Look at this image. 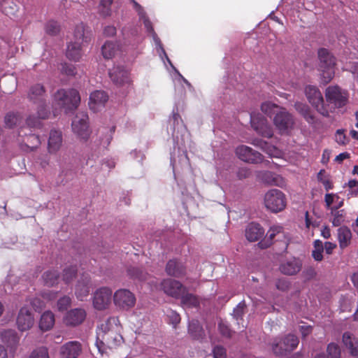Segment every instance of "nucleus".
Masks as SVG:
<instances>
[{
    "label": "nucleus",
    "mask_w": 358,
    "mask_h": 358,
    "mask_svg": "<svg viewBox=\"0 0 358 358\" xmlns=\"http://www.w3.org/2000/svg\"><path fill=\"white\" fill-rule=\"evenodd\" d=\"M325 98L327 103L325 109L329 117L330 113H335L337 109L346 106L348 102V93L337 85L329 86L325 91Z\"/></svg>",
    "instance_id": "obj_1"
},
{
    "label": "nucleus",
    "mask_w": 358,
    "mask_h": 358,
    "mask_svg": "<svg viewBox=\"0 0 358 358\" xmlns=\"http://www.w3.org/2000/svg\"><path fill=\"white\" fill-rule=\"evenodd\" d=\"M319 71L321 72L324 84L329 83L334 76L336 65L335 57L326 48H320L317 51Z\"/></svg>",
    "instance_id": "obj_2"
},
{
    "label": "nucleus",
    "mask_w": 358,
    "mask_h": 358,
    "mask_svg": "<svg viewBox=\"0 0 358 358\" xmlns=\"http://www.w3.org/2000/svg\"><path fill=\"white\" fill-rule=\"evenodd\" d=\"M54 99L57 104L64 109L66 113L76 110L80 102V94L75 89L59 90L55 93Z\"/></svg>",
    "instance_id": "obj_3"
},
{
    "label": "nucleus",
    "mask_w": 358,
    "mask_h": 358,
    "mask_svg": "<svg viewBox=\"0 0 358 358\" xmlns=\"http://www.w3.org/2000/svg\"><path fill=\"white\" fill-rule=\"evenodd\" d=\"M264 201L266 208L274 213L282 211L287 206L285 194L277 189L268 190L264 195Z\"/></svg>",
    "instance_id": "obj_4"
},
{
    "label": "nucleus",
    "mask_w": 358,
    "mask_h": 358,
    "mask_svg": "<svg viewBox=\"0 0 358 358\" xmlns=\"http://www.w3.org/2000/svg\"><path fill=\"white\" fill-rule=\"evenodd\" d=\"M110 320L101 324L97 332V339L100 340L103 345L113 348L121 343L122 337L115 330L110 327Z\"/></svg>",
    "instance_id": "obj_5"
},
{
    "label": "nucleus",
    "mask_w": 358,
    "mask_h": 358,
    "mask_svg": "<svg viewBox=\"0 0 358 358\" xmlns=\"http://www.w3.org/2000/svg\"><path fill=\"white\" fill-rule=\"evenodd\" d=\"M89 117L85 112H79L72 121L71 127L73 132L80 139L87 141L90 136L89 129Z\"/></svg>",
    "instance_id": "obj_6"
},
{
    "label": "nucleus",
    "mask_w": 358,
    "mask_h": 358,
    "mask_svg": "<svg viewBox=\"0 0 358 358\" xmlns=\"http://www.w3.org/2000/svg\"><path fill=\"white\" fill-rule=\"evenodd\" d=\"M306 96L309 103L324 117H328L327 110L325 109V104L321 92L319 89L313 85H308L305 89Z\"/></svg>",
    "instance_id": "obj_7"
},
{
    "label": "nucleus",
    "mask_w": 358,
    "mask_h": 358,
    "mask_svg": "<svg viewBox=\"0 0 358 358\" xmlns=\"http://www.w3.org/2000/svg\"><path fill=\"white\" fill-rule=\"evenodd\" d=\"M135 295L127 289H120L113 295V301L116 306L122 310H129L136 304Z\"/></svg>",
    "instance_id": "obj_8"
},
{
    "label": "nucleus",
    "mask_w": 358,
    "mask_h": 358,
    "mask_svg": "<svg viewBox=\"0 0 358 358\" xmlns=\"http://www.w3.org/2000/svg\"><path fill=\"white\" fill-rule=\"evenodd\" d=\"M299 343V338L294 334H288L281 341L273 345L274 354L278 356L285 355L295 350Z\"/></svg>",
    "instance_id": "obj_9"
},
{
    "label": "nucleus",
    "mask_w": 358,
    "mask_h": 358,
    "mask_svg": "<svg viewBox=\"0 0 358 358\" xmlns=\"http://www.w3.org/2000/svg\"><path fill=\"white\" fill-rule=\"evenodd\" d=\"M235 153L238 159L250 164H259L264 160V156L260 152L245 145L238 146Z\"/></svg>",
    "instance_id": "obj_10"
},
{
    "label": "nucleus",
    "mask_w": 358,
    "mask_h": 358,
    "mask_svg": "<svg viewBox=\"0 0 358 358\" xmlns=\"http://www.w3.org/2000/svg\"><path fill=\"white\" fill-rule=\"evenodd\" d=\"M112 299V290L108 287H101L93 294L92 304L98 310H103L109 306Z\"/></svg>",
    "instance_id": "obj_11"
},
{
    "label": "nucleus",
    "mask_w": 358,
    "mask_h": 358,
    "mask_svg": "<svg viewBox=\"0 0 358 358\" xmlns=\"http://www.w3.org/2000/svg\"><path fill=\"white\" fill-rule=\"evenodd\" d=\"M250 122L254 130L262 137L271 138L273 136L271 126L262 115H251Z\"/></svg>",
    "instance_id": "obj_12"
},
{
    "label": "nucleus",
    "mask_w": 358,
    "mask_h": 358,
    "mask_svg": "<svg viewBox=\"0 0 358 358\" xmlns=\"http://www.w3.org/2000/svg\"><path fill=\"white\" fill-rule=\"evenodd\" d=\"M273 123L281 133H284L293 127L294 120L293 116L282 108L275 114Z\"/></svg>",
    "instance_id": "obj_13"
},
{
    "label": "nucleus",
    "mask_w": 358,
    "mask_h": 358,
    "mask_svg": "<svg viewBox=\"0 0 358 358\" xmlns=\"http://www.w3.org/2000/svg\"><path fill=\"white\" fill-rule=\"evenodd\" d=\"M161 287L164 293L175 299H180L187 291V288L180 282L171 278L164 280Z\"/></svg>",
    "instance_id": "obj_14"
},
{
    "label": "nucleus",
    "mask_w": 358,
    "mask_h": 358,
    "mask_svg": "<svg viewBox=\"0 0 358 358\" xmlns=\"http://www.w3.org/2000/svg\"><path fill=\"white\" fill-rule=\"evenodd\" d=\"M16 323L21 331L30 329L34 323V317L31 310L27 307H22L19 311Z\"/></svg>",
    "instance_id": "obj_15"
},
{
    "label": "nucleus",
    "mask_w": 358,
    "mask_h": 358,
    "mask_svg": "<svg viewBox=\"0 0 358 358\" xmlns=\"http://www.w3.org/2000/svg\"><path fill=\"white\" fill-rule=\"evenodd\" d=\"M108 100V94L103 90H96L90 94L89 106L94 112L100 110Z\"/></svg>",
    "instance_id": "obj_16"
},
{
    "label": "nucleus",
    "mask_w": 358,
    "mask_h": 358,
    "mask_svg": "<svg viewBox=\"0 0 358 358\" xmlns=\"http://www.w3.org/2000/svg\"><path fill=\"white\" fill-rule=\"evenodd\" d=\"M81 352L82 345L76 341L67 342L60 348L62 358H78Z\"/></svg>",
    "instance_id": "obj_17"
},
{
    "label": "nucleus",
    "mask_w": 358,
    "mask_h": 358,
    "mask_svg": "<svg viewBox=\"0 0 358 358\" xmlns=\"http://www.w3.org/2000/svg\"><path fill=\"white\" fill-rule=\"evenodd\" d=\"M86 315V311L84 309L74 308L66 313L64 321L68 326L76 327L83 323Z\"/></svg>",
    "instance_id": "obj_18"
},
{
    "label": "nucleus",
    "mask_w": 358,
    "mask_h": 358,
    "mask_svg": "<svg viewBox=\"0 0 358 358\" xmlns=\"http://www.w3.org/2000/svg\"><path fill=\"white\" fill-rule=\"evenodd\" d=\"M165 271L168 275L182 278L186 274V267L181 261L173 259L166 263Z\"/></svg>",
    "instance_id": "obj_19"
},
{
    "label": "nucleus",
    "mask_w": 358,
    "mask_h": 358,
    "mask_svg": "<svg viewBox=\"0 0 358 358\" xmlns=\"http://www.w3.org/2000/svg\"><path fill=\"white\" fill-rule=\"evenodd\" d=\"M302 268V262L299 258L293 257L281 263L279 269L282 273L293 275L298 273Z\"/></svg>",
    "instance_id": "obj_20"
},
{
    "label": "nucleus",
    "mask_w": 358,
    "mask_h": 358,
    "mask_svg": "<svg viewBox=\"0 0 358 358\" xmlns=\"http://www.w3.org/2000/svg\"><path fill=\"white\" fill-rule=\"evenodd\" d=\"M112 82L117 86L129 83V73L122 66H115L109 71Z\"/></svg>",
    "instance_id": "obj_21"
},
{
    "label": "nucleus",
    "mask_w": 358,
    "mask_h": 358,
    "mask_svg": "<svg viewBox=\"0 0 358 358\" xmlns=\"http://www.w3.org/2000/svg\"><path fill=\"white\" fill-rule=\"evenodd\" d=\"M22 132L23 129H21L19 132V136L22 137L21 147L23 150L26 151H33L39 147L41 143L39 136L32 134H27L26 133L22 135Z\"/></svg>",
    "instance_id": "obj_22"
},
{
    "label": "nucleus",
    "mask_w": 358,
    "mask_h": 358,
    "mask_svg": "<svg viewBox=\"0 0 358 358\" xmlns=\"http://www.w3.org/2000/svg\"><path fill=\"white\" fill-rule=\"evenodd\" d=\"M62 133L59 130L52 129L50 132L48 150L50 153H56L62 145Z\"/></svg>",
    "instance_id": "obj_23"
},
{
    "label": "nucleus",
    "mask_w": 358,
    "mask_h": 358,
    "mask_svg": "<svg viewBox=\"0 0 358 358\" xmlns=\"http://www.w3.org/2000/svg\"><path fill=\"white\" fill-rule=\"evenodd\" d=\"M91 282L90 279L87 276H83L76 286L75 294L78 299L83 301L86 298L90 292Z\"/></svg>",
    "instance_id": "obj_24"
},
{
    "label": "nucleus",
    "mask_w": 358,
    "mask_h": 358,
    "mask_svg": "<svg viewBox=\"0 0 358 358\" xmlns=\"http://www.w3.org/2000/svg\"><path fill=\"white\" fill-rule=\"evenodd\" d=\"M264 234V229L259 224L251 222L245 229V237L250 242L258 241Z\"/></svg>",
    "instance_id": "obj_25"
},
{
    "label": "nucleus",
    "mask_w": 358,
    "mask_h": 358,
    "mask_svg": "<svg viewBox=\"0 0 358 358\" xmlns=\"http://www.w3.org/2000/svg\"><path fill=\"white\" fill-rule=\"evenodd\" d=\"M188 333L194 340H203L206 334L200 322L196 320H192L189 322Z\"/></svg>",
    "instance_id": "obj_26"
},
{
    "label": "nucleus",
    "mask_w": 358,
    "mask_h": 358,
    "mask_svg": "<svg viewBox=\"0 0 358 358\" xmlns=\"http://www.w3.org/2000/svg\"><path fill=\"white\" fill-rule=\"evenodd\" d=\"M66 57L71 61L78 62L83 56L81 44L79 42H71L67 45Z\"/></svg>",
    "instance_id": "obj_27"
},
{
    "label": "nucleus",
    "mask_w": 358,
    "mask_h": 358,
    "mask_svg": "<svg viewBox=\"0 0 358 358\" xmlns=\"http://www.w3.org/2000/svg\"><path fill=\"white\" fill-rule=\"evenodd\" d=\"M294 108L303 117L308 124H315L316 123V117L308 105L302 102H296L294 103Z\"/></svg>",
    "instance_id": "obj_28"
},
{
    "label": "nucleus",
    "mask_w": 358,
    "mask_h": 358,
    "mask_svg": "<svg viewBox=\"0 0 358 358\" xmlns=\"http://www.w3.org/2000/svg\"><path fill=\"white\" fill-rule=\"evenodd\" d=\"M337 238L340 248L341 249L347 248L350 244L352 239L350 229L345 226L341 227L338 229Z\"/></svg>",
    "instance_id": "obj_29"
},
{
    "label": "nucleus",
    "mask_w": 358,
    "mask_h": 358,
    "mask_svg": "<svg viewBox=\"0 0 358 358\" xmlns=\"http://www.w3.org/2000/svg\"><path fill=\"white\" fill-rule=\"evenodd\" d=\"M343 342L351 355L358 356V341L356 338L352 337L350 332H345L343 335Z\"/></svg>",
    "instance_id": "obj_30"
},
{
    "label": "nucleus",
    "mask_w": 358,
    "mask_h": 358,
    "mask_svg": "<svg viewBox=\"0 0 358 358\" xmlns=\"http://www.w3.org/2000/svg\"><path fill=\"white\" fill-rule=\"evenodd\" d=\"M45 92L43 85L36 84L30 87L28 96L34 103L42 102L44 101Z\"/></svg>",
    "instance_id": "obj_31"
},
{
    "label": "nucleus",
    "mask_w": 358,
    "mask_h": 358,
    "mask_svg": "<svg viewBox=\"0 0 358 358\" xmlns=\"http://www.w3.org/2000/svg\"><path fill=\"white\" fill-rule=\"evenodd\" d=\"M55 315L50 310L43 313L39 321V328L43 331L51 329L55 324Z\"/></svg>",
    "instance_id": "obj_32"
},
{
    "label": "nucleus",
    "mask_w": 358,
    "mask_h": 358,
    "mask_svg": "<svg viewBox=\"0 0 358 358\" xmlns=\"http://www.w3.org/2000/svg\"><path fill=\"white\" fill-rule=\"evenodd\" d=\"M264 180L268 185L282 187L285 185V179L280 175L271 171H266L263 175Z\"/></svg>",
    "instance_id": "obj_33"
},
{
    "label": "nucleus",
    "mask_w": 358,
    "mask_h": 358,
    "mask_svg": "<svg viewBox=\"0 0 358 358\" xmlns=\"http://www.w3.org/2000/svg\"><path fill=\"white\" fill-rule=\"evenodd\" d=\"M180 299L183 307L192 308H197L199 306L198 297L193 294L187 293V291L181 295Z\"/></svg>",
    "instance_id": "obj_34"
},
{
    "label": "nucleus",
    "mask_w": 358,
    "mask_h": 358,
    "mask_svg": "<svg viewBox=\"0 0 358 358\" xmlns=\"http://www.w3.org/2000/svg\"><path fill=\"white\" fill-rule=\"evenodd\" d=\"M119 50V45L111 41H106L101 48V52L105 59L113 58Z\"/></svg>",
    "instance_id": "obj_35"
},
{
    "label": "nucleus",
    "mask_w": 358,
    "mask_h": 358,
    "mask_svg": "<svg viewBox=\"0 0 358 358\" xmlns=\"http://www.w3.org/2000/svg\"><path fill=\"white\" fill-rule=\"evenodd\" d=\"M282 230V227L280 226H273L270 228L266 234V241H260L259 245L262 248H268L275 238V235L280 233Z\"/></svg>",
    "instance_id": "obj_36"
},
{
    "label": "nucleus",
    "mask_w": 358,
    "mask_h": 358,
    "mask_svg": "<svg viewBox=\"0 0 358 358\" xmlns=\"http://www.w3.org/2000/svg\"><path fill=\"white\" fill-rule=\"evenodd\" d=\"M59 278L57 270H48L43 274L44 284L48 287H52L58 283Z\"/></svg>",
    "instance_id": "obj_37"
},
{
    "label": "nucleus",
    "mask_w": 358,
    "mask_h": 358,
    "mask_svg": "<svg viewBox=\"0 0 358 358\" xmlns=\"http://www.w3.org/2000/svg\"><path fill=\"white\" fill-rule=\"evenodd\" d=\"M2 338L3 341L11 348L15 347L20 341L17 332L12 329L4 331L2 334Z\"/></svg>",
    "instance_id": "obj_38"
},
{
    "label": "nucleus",
    "mask_w": 358,
    "mask_h": 358,
    "mask_svg": "<svg viewBox=\"0 0 358 358\" xmlns=\"http://www.w3.org/2000/svg\"><path fill=\"white\" fill-rule=\"evenodd\" d=\"M77 272H78V268L76 265L66 267L63 270L62 280L66 284H69V283L71 282L73 280V279L76 277Z\"/></svg>",
    "instance_id": "obj_39"
},
{
    "label": "nucleus",
    "mask_w": 358,
    "mask_h": 358,
    "mask_svg": "<svg viewBox=\"0 0 358 358\" xmlns=\"http://www.w3.org/2000/svg\"><path fill=\"white\" fill-rule=\"evenodd\" d=\"M313 250L312 257L317 262H321L323 259L324 245L320 240H315L313 242Z\"/></svg>",
    "instance_id": "obj_40"
},
{
    "label": "nucleus",
    "mask_w": 358,
    "mask_h": 358,
    "mask_svg": "<svg viewBox=\"0 0 358 358\" xmlns=\"http://www.w3.org/2000/svg\"><path fill=\"white\" fill-rule=\"evenodd\" d=\"M252 144L256 147L261 148L266 153L272 155L273 152L275 150V148L270 145L268 142L260 139L255 138L252 140Z\"/></svg>",
    "instance_id": "obj_41"
},
{
    "label": "nucleus",
    "mask_w": 358,
    "mask_h": 358,
    "mask_svg": "<svg viewBox=\"0 0 358 358\" xmlns=\"http://www.w3.org/2000/svg\"><path fill=\"white\" fill-rule=\"evenodd\" d=\"M280 108L277 104L270 101H266L261 105L262 111L268 116H271L276 114L277 112L280 110Z\"/></svg>",
    "instance_id": "obj_42"
},
{
    "label": "nucleus",
    "mask_w": 358,
    "mask_h": 358,
    "mask_svg": "<svg viewBox=\"0 0 358 358\" xmlns=\"http://www.w3.org/2000/svg\"><path fill=\"white\" fill-rule=\"evenodd\" d=\"M113 0H101L99 5V13L103 17L110 15Z\"/></svg>",
    "instance_id": "obj_43"
},
{
    "label": "nucleus",
    "mask_w": 358,
    "mask_h": 358,
    "mask_svg": "<svg viewBox=\"0 0 358 358\" xmlns=\"http://www.w3.org/2000/svg\"><path fill=\"white\" fill-rule=\"evenodd\" d=\"M128 275L134 278L138 279L141 281H144L147 279V273H144L141 268L137 267H131L127 271Z\"/></svg>",
    "instance_id": "obj_44"
},
{
    "label": "nucleus",
    "mask_w": 358,
    "mask_h": 358,
    "mask_svg": "<svg viewBox=\"0 0 358 358\" xmlns=\"http://www.w3.org/2000/svg\"><path fill=\"white\" fill-rule=\"evenodd\" d=\"M74 42H79L82 44V42L87 41V36L85 35V26L83 23L77 25L74 30Z\"/></svg>",
    "instance_id": "obj_45"
},
{
    "label": "nucleus",
    "mask_w": 358,
    "mask_h": 358,
    "mask_svg": "<svg viewBox=\"0 0 358 358\" xmlns=\"http://www.w3.org/2000/svg\"><path fill=\"white\" fill-rule=\"evenodd\" d=\"M1 9L6 15H14L17 10V6L13 1H5L2 5Z\"/></svg>",
    "instance_id": "obj_46"
},
{
    "label": "nucleus",
    "mask_w": 358,
    "mask_h": 358,
    "mask_svg": "<svg viewBox=\"0 0 358 358\" xmlns=\"http://www.w3.org/2000/svg\"><path fill=\"white\" fill-rule=\"evenodd\" d=\"M60 31V27L57 22L54 20L48 21L45 24V32L52 36L57 35Z\"/></svg>",
    "instance_id": "obj_47"
},
{
    "label": "nucleus",
    "mask_w": 358,
    "mask_h": 358,
    "mask_svg": "<svg viewBox=\"0 0 358 358\" xmlns=\"http://www.w3.org/2000/svg\"><path fill=\"white\" fill-rule=\"evenodd\" d=\"M71 304V299L68 296L61 297L57 303V310L60 312H64L70 307Z\"/></svg>",
    "instance_id": "obj_48"
},
{
    "label": "nucleus",
    "mask_w": 358,
    "mask_h": 358,
    "mask_svg": "<svg viewBox=\"0 0 358 358\" xmlns=\"http://www.w3.org/2000/svg\"><path fill=\"white\" fill-rule=\"evenodd\" d=\"M166 316L169 318V322L176 329L181 320L180 315L176 311L170 310L167 312Z\"/></svg>",
    "instance_id": "obj_49"
},
{
    "label": "nucleus",
    "mask_w": 358,
    "mask_h": 358,
    "mask_svg": "<svg viewBox=\"0 0 358 358\" xmlns=\"http://www.w3.org/2000/svg\"><path fill=\"white\" fill-rule=\"evenodd\" d=\"M29 358H50L48 350L45 347H40L32 351Z\"/></svg>",
    "instance_id": "obj_50"
},
{
    "label": "nucleus",
    "mask_w": 358,
    "mask_h": 358,
    "mask_svg": "<svg viewBox=\"0 0 358 358\" xmlns=\"http://www.w3.org/2000/svg\"><path fill=\"white\" fill-rule=\"evenodd\" d=\"M327 350L330 358H341V350L338 345L329 343Z\"/></svg>",
    "instance_id": "obj_51"
},
{
    "label": "nucleus",
    "mask_w": 358,
    "mask_h": 358,
    "mask_svg": "<svg viewBox=\"0 0 358 358\" xmlns=\"http://www.w3.org/2000/svg\"><path fill=\"white\" fill-rule=\"evenodd\" d=\"M4 121L8 127L12 128L18 122L19 116L13 113H8L5 116Z\"/></svg>",
    "instance_id": "obj_52"
},
{
    "label": "nucleus",
    "mask_w": 358,
    "mask_h": 358,
    "mask_svg": "<svg viewBox=\"0 0 358 358\" xmlns=\"http://www.w3.org/2000/svg\"><path fill=\"white\" fill-rule=\"evenodd\" d=\"M38 117L41 120L46 119L48 117L50 114V110L47 108V106L45 104V101H43L42 102H38Z\"/></svg>",
    "instance_id": "obj_53"
},
{
    "label": "nucleus",
    "mask_w": 358,
    "mask_h": 358,
    "mask_svg": "<svg viewBox=\"0 0 358 358\" xmlns=\"http://www.w3.org/2000/svg\"><path fill=\"white\" fill-rule=\"evenodd\" d=\"M61 71L67 76H75L76 74V67L73 64L64 63L62 64Z\"/></svg>",
    "instance_id": "obj_54"
},
{
    "label": "nucleus",
    "mask_w": 358,
    "mask_h": 358,
    "mask_svg": "<svg viewBox=\"0 0 358 358\" xmlns=\"http://www.w3.org/2000/svg\"><path fill=\"white\" fill-rule=\"evenodd\" d=\"M324 170H320L317 174V180L323 184L324 189L329 191L333 188V184L328 178H321L322 174H324Z\"/></svg>",
    "instance_id": "obj_55"
},
{
    "label": "nucleus",
    "mask_w": 358,
    "mask_h": 358,
    "mask_svg": "<svg viewBox=\"0 0 358 358\" xmlns=\"http://www.w3.org/2000/svg\"><path fill=\"white\" fill-rule=\"evenodd\" d=\"M245 307V306L244 303H239L234 309L233 315L236 320H241L243 318Z\"/></svg>",
    "instance_id": "obj_56"
},
{
    "label": "nucleus",
    "mask_w": 358,
    "mask_h": 358,
    "mask_svg": "<svg viewBox=\"0 0 358 358\" xmlns=\"http://www.w3.org/2000/svg\"><path fill=\"white\" fill-rule=\"evenodd\" d=\"M213 358H227V352L224 348L216 345L213 350Z\"/></svg>",
    "instance_id": "obj_57"
},
{
    "label": "nucleus",
    "mask_w": 358,
    "mask_h": 358,
    "mask_svg": "<svg viewBox=\"0 0 358 358\" xmlns=\"http://www.w3.org/2000/svg\"><path fill=\"white\" fill-rule=\"evenodd\" d=\"M275 286L278 290L285 292L289 289L290 282L285 278L278 279L276 282Z\"/></svg>",
    "instance_id": "obj_58"
},
{
    "label": "nucleus",
    "mask_w": 358,
    "mask_h": 358,
    "mask_svg": "<svg viewBox=\"0 0 358 358\" xmlns=\"http://www.w3.org/2000/svg\"><path fill=\"white\" fill-rule=\"evenodd\" d=\"M38 117L29 116L26 120L27 126L30 128L39 127L41 125V121Z\"/></svg>",
    "instance_id": "obj_59"
},
{
    "label": "nucleus",
    "mask_w": 358,
    "mask_h": 358,
    "mask_svg": "<svg viewBox=\"0 0 358 358\" xmlns=\"http://www.w3.org/2000/svg\"><path fill=\"white\" fill-rule=\"evenodd\" d=\"M335 138H336V141L338 143H339L341 145L345 144L346 136L343 130H340V129L337 130L336 135H335Z\"/></svg>",
    "instance_id": "obj_60"
},
{
    "label": "nucleus",
    "mask_w": 358,
    "mask_h": 358,
    "mask_svg": "<svg viewBox=\"0 0 358 358\" xmlns=\"http://www.w3.org/2000/svg\"><path fill=\"white\" fill-rule=\"evenodd\" d=\"M140 17L143 19V24L147 31L150 33H154V29L152 22L146 16V15L145 14L144 15H141Z\"/></svg>",
    "instance_id": "obj_61"
},
{
    "label": "nucleus",
    "mask_w": 358,
    "mask_h": 358,
    "mask_svg": "<svg viewBox=\"0 0 358 358\" xmlns=\"http://www.w3.org/2000/svg\"><path fill=\"white\" fill-rule=\"evenodd\" d=\"M31 304L35 310H40L44 306V303L38 298H34L31 301Z\"/></svg>",
    "instance_id": "obj_62"
},
{
    "label": "nucleus",
    "mask_w": 358,
    "mask_h": 358,
    "mask_svg": "<svg viewBox=\"0 0 358 358\" xmlns=\"http://www.w3.org/2000/svg\"><path fill=\"white\" fill-rule=\"evenodd\" d=\"M219 329L220 333L226 336V337H231V331L230 329L225 324L222 323L219 324Z\"/></svg>",
    "instance_id": "obj_63"
},
{
    "label": "nucleus",
    "mask_w": 358,
    "mask_h": 358,
    "mask_svg": "<svg viewBox=\"0 0 358 358\" xmlns=\"http://www.w3.org/2000/svg\"><path fill=\"white\" fill-rule=\"evenodd\" d=\"M336 248V244L331 242H325L324 245V250L328 255H331L333 250Z\"/></svg>",
    "instance_id": "obj_64"
}]
</instances>
